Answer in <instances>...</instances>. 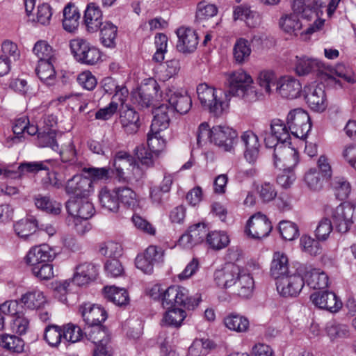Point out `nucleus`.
Segmentation results:
<instances>
[{
	"instance_id": "1",
	"label": "nucleus",
	"mask_w": 356,
	"mask_h": 356,
	"mask_svg": "<svg viewBox=\"0 0 356 356\" xmlns=\"http://www.w3.org/2000/svg\"><path fill=\"white\" fill-rule=\"evenodd\" d=\"M252 83V76L243 70L226 74L227 94L238 97L245 102H255L257 99V92Z\"/></svg>"
},
{
	"instance_id": "2",
	"label": "nucleus",
	"mask_w": 356,
	"mask_h": 356,
	"mask_svg": "<svg viewBox=\"0 0 356 356\" xmlns=\"http://www.w3.org/2000/svg\"><path fill=\"white\" fill-rule=\"evenodd\" d=\"M198 99L202 106L215 116L221 115L228 108V95L205 83L197 87Z\"/></svg>"
},
{
	"instance_id": "3",
	"label": "nucleus",
	"mask_w": 356,
	"mask_h": 356,
	"mask_svg": "<svg viewBox=\"0 0 356 356\" xmlns=\"http://www.w3.org/2000/svg\"><path fill=\"white\" fill-rule=\"evenodd\" d=\"M61 161L56 167L55 175L60 179H65L73 172H79L83 164L79 160L74 143L70 140L58 151Z\"/></svg>"
},
{
	"instance_id": "4",
	"label": "nucleus",
	"mask_w": 356,
	"mask_h": 356,
	"mask_svg": "<svg viewBox=\"0 0 356 356\" xmlns=\"http://www.w3.org/2000/svg\"><path fill=\"white\" fill-rule=\"evenodd\" d=\"M198 304L197 298L189 296L188 291L179 286H170L165 289L161 300V305L166 309L181 306L191 310L194 309Z\"/></svg>"
},
{
	"instance_id": "5",
	"label": "nucleus",
	"mask_w": 356,
	"mask_h": 356,
	"mask_svg": "<svg viewBox=\"0 0 356 356\" xmlns=\"http://www.w3.org/2000/svg\"><path fill=\"white\" fill-rule=\"evenodd\" d=\"M70 46L74 58L82 64L92 65L101 58L99 50L83 38L72 40Z\"/></svg>"
},
{
	"instance_id": "6",
	"label": "nucleus",
	"mask_w": 356,
	"mask_h": 356,
	"mask_svg": "<svg viewBox=\"0 0 356 356\" xmlns=\"http://www.w3.org/2000/svg\"><path fill=\"white\" fill-rule=\"evenodd\" d=\"M286 124L290 134L300 139L306 138L312 128L309 115L302 108H296L289 113Z\"/></svg>"
},
{
	"instance_id": "7",
	"label": "nucleus",
	"mask_w": 356,
	"mask_h": 356,
	"mask_svg": "<svg viewBox=\"0 0 356 356\" xmlns=\"http://www.w3.org/2000/svg\"><path fill=\"white\" fill-rule=\"evenodd\" d=\"M273 226L267 216L261 212L252 215L247 222L245 232L249 237L261 239L268 236Z\"/></svg>"
},
{
	"instance_id": "8",
	"label": "nucleus",
	"mask_w": 356,
	"mask_h": 356,
	"mask_svg": "<svg viewBox=\"0 0 356 356\" xmlns=\"http://www.w3.org/2000/svg\"><path fill=\"white\" fill-rule=\"evenodd\" d=\"M305 285V279L299 273L291 272L276 281L277 290L284 297H296Z\"/></svg>"
},
{
	"instance_id": "9",
	"label": "nucleus",
	"mask_w": 356,
	"mask_h": 356,
	"mask_svg": "<svg viewBox=\"0 0 356 356\" xmlns=\"http://www.w3.org/2000/svg\"><path fill=\"white\" fill-rule=\"evenodd\" d=\"M160 86L154 79H149L140 88L137 101L142 107H154L158 106L161 100Z\"/></svg>"
},
{
	"instance_id": "10",
	"label": "nucleus",
	"mask_w": 356,
	"mask_h": 356,
	"mask_svg": "<svg viewBox=\"0 0 356 356\" xmlns=\"http://www.w3.org/2000/svg\"><path fill=\"white\" fill-rule=\"evenodd\" d=\"M238 141L237 132L231 127L218 125L211 129V143L226 152H231Z\"/></svg>"
},
{
	"instance_id": "11",
	"label": "nucleus",
	"mask_w": 356,
	"mask_h": 356,
	"mask_svg": "<svg viewBox=\"0 0 356 356\" xmlns=\"http://www.w3.org/2000/svg\"><path fill=\"white\" fill-rule=\"evenodd\" d=\"M355 207L350 202L341 203L336 208L332 209L330 216L339 232H347L353 224V216Z\"/></svg>"
},
{
	"instance_id": "12",
	"label": "nucleus",
	"mask_w": 356,
	"mask_h": 356,
	"mask_svg": "<svg viewBox=\"0 0 356 356\" xmlns=\"http://www.w3.org/2000/svg\"><path fill=\"white\" fill-rule=\"evenodd\" d=\"M286 145L284 147H277L273 150L274 165L283 170L293 169L299 161L298 152Z\"/></svg>"
},
{
	"instance_id": "13",
	"label": "nucleus",
	"mask_w": 356,
	"mask_h": 356,
	"mask_svg": "<svg viewBox=\"0 0 356 356\" xmlns=\"http://www.w3.org/2000/svg\"><path fill=\"white\" fill-rule=\"evenodd\" d=\"M178 41L177 49L184 54L193 53L199 44V36L193 29L181 26L176 31Z\"/></svg>"
},
{
	"instance_id": "14",
	"label": "nucleus",
	"mask_w": 356,
	"mask_h": 356,
	"mask_svg": "<svg viewBox=\"0 0 356 356\" xmlns=\"http://www.w3.org/2000/svg\"><path fill=\"white\" fill-rule=\"evenodd\" d=\"M305 99L308 106L315 111H323L327 107V99L323 84L312 83L304 88Z\"/></svg>"
},
{
	"instance_id": "15",
	"label": "nucleus",
	"mask_w": 356,
	"mask_h": 356,
	"mask_svg": "<svg viewBox=\"0 0 356 356\" xmlns=\"http://www.w3.org/2000/svg\"><path fill=\"white\" fill-rule=\"evenodd\" d=\"M65 207L70 218H78V220H87L95 213V208L92 202L83 197L69 200Z\"/></svg>"
},
{
	"instance_id": "16",
	"label": "nucleus",
	"mask_w": 356,
	"mask_h": 356,
	"mask_svg": "<svg viewBox=\"0 0 356 356\" xmlns=\"http://www.w3.org/2000/svg\"><path fill=\"white\" fill-rule=\"evenodd\" d=\"M310 300L317 307L332 313L337 312L342 307V302L336 294L330 291H317L310 296Z\"/></svg>"
},
{
	"instance_id": "17",
	"label": "nucleus",
	"mask_w": 356,
	"mask_h": 356,
	"mask_svg": "<svg viewBox=\"0 0 356 356\" xmlns=\"http://www.w3.org/2000/svg\"><path fill=\"white\" fill-rule=\"evenodd\" d=\"M72 178L67 181L65 192L69 195H75L76 197H85L89 195L92 189V181L79 172H73Z\"/></svg>"
},
{
	"instance_id": "18",
	"label": "nucleus",
	"mask_w": 356,
	"mask_h": 356,
	"mask_svg": "<svg viewBox=\"0 0 356 356\" xmlns=\"http://www.w3.org/2000/svg\"><path fill=\"white\" fill-rule=\"evenodd\" d=\"M244 147V157L250 163H254L259 158L260 147L258 136L250 130L243 131L240 136Z\"/></svg>"
},
{
	"instance_id": "19",
	"label": "nucleus",
	"mask_w": 356,
	"mask_h": 356,
	"mask_svg": "<svg viewBox=\"0 0 356 356\" xmlns=\"http://www.w3.org/2000/svg\"><path fill=\"white\" fill-rule=\"evenodd\" d=\"M240 270L238 266L233 263L227 264L222 268L215 271V282L221 288L234 286L237 277L240 275Z\"/></svg>"
},
{
	"instance_id": "20",
	"label": "nucleus",
	"mask_w": 356,
	"mask_h": 356,
	"mask_svg": "<svg viewBox=\"0 0 356 356\" xmlns=\"http://www.w3.org/2000/svg\"><path fill=\"white\" fill-rule=\"evenodd\" d=\"M85 326L102 325L107 318L106 310L99 305L91 303H85L80 307Z\"/></svg>"
},
{
	"instance_id": "21",
	"label": "nucleus",
	"mask_w": 356,
	"mask_h": 356,
	"mask_svg": "<svg viewBox=\"0 0 356 356\" xmlns=\"http://www.w3.org/2000/svg\"><path fill=\"white\" fill-rule=\"evenodd\" d=\"M55 257L54 250L47 245L35 246L28 252L25 260L26 263L31 268L49 262Z\"/></svg>"
},
{
	"instance_id": "22",
	"label": "nucleus",
	"mask_w": 356,
	"mask_h": 356,
	"mask_svg": "<svg viewBox=\"0 0 356 356\" xmlns=\"http://www.w3.org/2000/svg\"><path fill=\"white\" fill-rule=\"evenodd\" d=\"M275 90L282 97L292 99L300 95L302 86L296 79L285 76L278 79Z\"/></svg>"
},
{
	"instance_id": "23",
	"label": "nucleus",
	"mask_w": 356,
	"mask_h": 356,
	"mask_svg": "<svg viewBox=\"0 0 356 356\" xmlns=\"http://www.w3.org/2000/svg\"><path fill=\"white\" fill-rule=\"evenodd\" d=\"M97 274V268L95 264L83 262L75 267L72 282L79 286H83L95 280Z\"/></svg>"
},
{
	"instance_id": "24",
	"label": "nucleus",
	"mask_w": 356,
	"mask_h": 356,
	"mask_svg": "<svg viewBox=\"0 0 356 356\" xmlns=\"http://www.w3.org/2000/svg\"><path fill=\"white\" fill-rule=\"evenodd\" d=\"M208 230L203 223H197L191 226L187 233L179 238V243L185 248H190L202 243L207 238Z\"/></svg>"
},
{
	"instance_id": "25",
	"label": "nucleus",
	"mask_w": 356,
	"mask_h": 356,
	"mask_svg": "<svg viewBox=\"0 0 356 356\" xmlns=\"http://www.w3.org/2000/svg\"><path fill=\"white\" fill-rule=\"evenodd\" d=\"M154 118L152 122V131L154 132L165 130L170 124V116L172 115L173 109L170 108L168 104H161L154 108L153 111Z\"/></svg>"
},
{
	"instance_id": "26",
	"label": "nucleus",
	"mask_w": 356,
	"mask_h": 356,
	"mask_svg": "<svg viewBox=\"0 0 356 356\" xmlns=\"http://www.w3.org/2000/svg\"><path fill=\"white\" fill-rule=\"evenodd\" d=\"M291 67L298 76H305L316 70H320L322 63L317 59L305 56H296L291 60Z\"/></svg>"
},
{
	"instance_id": "27",
	"label": "nucleus",
	"mask_w": 356,
	"mask_h": 356,
	"mask_svg": "<svg viewBox=\"0 0 356 356\" xmlns=\"http://www.w3.org/2000/svg\"><path fill=\"white\" fill-rule=\"evenodd\" d=\"M134 158L126 152H118L115 154L113 165L115 168L116 177L119 181H126L127 174L134 163Z\"/></svg>"
},
{
	"instance_id": "28",
	"label": "nucleus",
	"mask_w": 356,
	"mask_h": 356,
	"mask_svg": "<svg viewBox=\"0 0 356 356\" xmlns=\"http://www.w3.org/2000/svg\"><path fill=\"white\" fill-rule=\"evenodd\" d=\"M139 114L128 105L120 109V122L124 130L129 134L136 133L140 127Z\"/></svg>"
},
{
	"instance_id": "29",
	"label": "nucleus",
	"mask_w": 356,
	"mask_h": 356,
	"mask_svg": "<svg viewBox=\"0 0 356 356\" xmlns=\"http://www.w3.org/2000/svg\"><path fill=\"white\" fill-rule=\"evenodd\" d=\"M102 12L95 3H91L87 6L84 13L83 21L88 31H97L104 24Z\"/></svg>"
},
{
	"instance_id": "30",
	"label": "nucleus",
	"mask_w": 356,
	"mask_h": 356,
	"mask_svg": "<svg viewBox=\"0 0 356 356\" xmlns=\"http://www.w3.org/2000/svg\"><path fill=\"white\" fill-rule=\"evenodd\" d=\"M292 272L289 268V259L283 252H276L273 254L270 273L276 280Z\"/></svg>"
},
{
	"instance_id": "31",
	"label": "nucleus",
	"mask_w": 356,
	"mask_h": 356,
	"mask_svg": "<svg viewBox=\"0 0 356 356\" xmlns=\"http://www.w3.org/2000/svg\"><path fill=\"white\" fill-rule=\"evenodd\" d=\"M168 102L170 108L173 109V113L176 111L180 114H186L192 106L191 98L186 92H173L169 97Z\"/></svg>"
},
{
	"instance_id": "32",
	"label": "nucleus",
	"mask_w": 356,
	"mask_h": 356,
	"mask_svg": "<svg viewBox=\"0 0 356 356\" xmlns=\"http://www.w3.org/2000/svg\"><path fill=\"white\" fill-rule=\"evenodd\" d=\"M305 284L313 289H321L328 286V275L319 268H312L305 273Z\"/></svg>"
},
{
	"instance_id": "33",
	"label": "nucleus",
	"mask_w": 356,
	"mask_h": 356,
	"mask_svg": "<svg viewBox=\"0 0 356 356\" xmlns=\"http://www.w3.org/2000/svg\"><path fill=\"white\" fill-rule=\"evenodd\" d=\"M312 4L310 0H293L291 6L294 14L307 20H311L317 15L318 1H316L315 6Z\"/></svg>"
},
{
	"instance_id": "34",
	"label": "nucleus",
	"mask_w": 356,
	"mask_h": 356,
	"mask_svg": "<svg viewBox=\"0 0 356 356\" xmlns=\"http://www.w3.org/2000/svg\"><path fill=\"white\" fill-rule=\"evenodd\" d=\"M234 286L239 296L248 298L252 296L254 287L253 277L250 273L241 269L240 275L237 277Z\"/></svg>"
},
{
	"instance_id": "35",
	"label": "nucleus",
	"mask_w": 356,
	"mask_h": 356,
	"mask_svg": "<svg viewBox=\"0 0 356 356\" xmlns=\"http://www.w3.org/2000/svg\"><path fill=\"white\" fill-rule=\"evenodd\" d=\"M80 17L78 8L74 5L68 3L63 9V29L70 33L74 32L79 26Z\"/></svg>"
},
{
	"instance_id": "36",
	"label": "nucleus",
	"mask_w": 356,
	"mask_h": 356,
	"mask_svg": "<svg viewBox=\"0 0 356 356\" xmlns=\"http://www.w3.org/2000/svg\"><path fill=\"white\" fill-rule=\"evenodd\" d=\"M39 227L36 218L31 216L21 219L14 225V230L16 234L24 239L32 236Z\"/></svg>"
},
{
	"instance_id": "37",
	"label": "nucleus",
	"mask_w": 356,
	"mask_h": 356,
	"mask_svg": "<svg viewBox=\"0 0 356 356\" xmlns=\"http://www.w3.org/2000/svg\"><path fill=\"white\" fill-rule=\"evenodd\" d=\"M104 297L118 306H125L129 302V294L124 288L107 286L103 289Z\"/></svg>"
},
{
	"instance_id": "38",
	"label": "nucleus",
	"mask_w": 356,
	"mask_h": 356,
	"mask_svg": "<svg viewBox=\"0 0 356 356\" xmlns=\"http://www.w3.org/2000/svg\"><path fill=\"white\" fill-rule=\"evenodd\" d=\"M84 334L88 339L96 345H102L108 343L110 338L107 330L102 325H96L93 326H85Z\"/></svg>"
},
{
	"instance_id": "39",
	"label": "nucleus",
	"mask_w": 356,
	"mask_h": 356,
	"mask_svg": "<svg viewBox=\"0 0 356 356\" xmlns=\"http://www.w3.org/2000/svg\"><path fill=\"white\" fill-rule=\"evenodd\" d=\"M23 305L29 309H39L47 303L43 293L40 291H29L24 294L21 299Z\"/></svg>"
},
{
	"instance_id": "40",
	"label": "nucleus",
	"mask_w": 356,
	"mask_h": 356,
	"mask_svg": "<svg viewBox=\"0 0 356 356\" xmlns=\"http://www.w3.org/2000/svg\"><path fill=\"white\" fill-rule=\"evenodd\" d=\"M234 19L244 20L249 27H256L260 23L258 13L251 10L247 6H237L234 10Z\"/></svg>"
},
{
	"instance_id": "41",
	"label": "nucleus",
	"mask_w": 356,
	"mask_h": 356,
	"mask_svg": "<svg viewBox=\"0 0 356 356\" xmlns=\"http://www.w3.org/2000/svg\"><path fill=\"white\" fill-rule=\"evenodd\" d=\"M99 200L102 207L109 211H118L120 204L115 188L113 191H109L106 188H102L99 194Z\"/></svg>"
},
{
	"instance_id": "42",
	"label": "nucleus",
	"mask_w": 356,
	"mask_h": 356,
	"mask_svg": "<svg viewBox=\"0 0 356 356\" xmlns=\"http://www.w3.org/2000/svg\"><path fill=\"white\" fill-rule=\"evenodd\" d=\"M251 51L250 44L248 40L239 38L234 45V59L238 64H243L249 60Z\"/></svg>"
},
{
	"instance_id": "43",
	"label": "nucleus",
	"mask_w": 356,
	"mask_h": 356,
	"mask_svg": "<svg viewBox=\"0 0 356 356\" xmlns=\"http://www.w3.org/2000/svg\"><path fill=\"white\" fill-rule=\"evenodd\" d=\"M224 324L229 330L237 332H246L249 327V321L246 317L234 313L224 318Z\"/></svg>"
},
{
	"instance_id": "44",
	"label": "nucleus",
	"mask_w": 356,
	"mask_h": 356,
	"mask_svg": "<svg viewBox=\"0 0 356 356\" xmlns=\"http://www.w3.org/2000/svg\"><path fill=\"white\" fill-rule=\"evenodd\" d=\"M36 74L39 79L47 85H52L56 78V72L51 60H38Z\"/></svg>"
},
{
	"instance_id": "45",
	"label": "nucleus",
	"mask_w": 356,
	"mask_h": 356,
	"mask_svg": "<svg viewBox=\"0 0 356 356\" xmlns=\"http://www.w3.org/2000/svg\"><path fill=\"white\" fill-rule=\"evenodd\" d=\"M270 130L272 134L275 136L280 143L291 145V136L287 124L280 119H273L270 124Z\"/></svg>"
},
{
	"instance_id": "46",
	"label": "nucleus",
	"mask_w": 356,
	"mask_h": 356,
	"mask_svg": "<svg viewBox=\"0 0 356 356\" xmlns=\"http://www.w3.org/2000/svg\"><path fill=\"white\" fill-rule=\"evenodd\" d=\"M206 243L215 250L226 248L229 243V238L225 232L211 231L208 232Z\"/></svg>"
},
{
	"instance_id": "47",
	"label": "nucleus",
	"mask_w": 356,
	"mask_h": 356,
	"mask_svg": "<svg viewBox=\"0 0 356 356\" xmlns=\"http://www.w3.org/2000/svg\"><path fill=\"white\" fill-rule=\"evenodd\" d=\"M280 26L284 32L295 35H298L302 27L298 16L294 13L282 16L280 20Z\"/></svg>"
},
{
	"instance_id": "48",
	"label": "nucleus",
	"mask_w": 356,
	"mask_h": 356,
	"mask_svg": "<svg viewBox=\"0 0 356 356\" xmlns=\"http://www.w3.org/2000/svg\"><path fill=\"white\" fill-rule=\"evenodd\" d=\"M99 29L103 45L109 48L115 47L118 33L117 26L110 22H105Z\"/></svg>"
},
{
	"instance_id": "49",
	"label": "nucleus",
	"mask_w": 356,
	"mask_h": 356,
	"mask_svg": "<svg viewBox=\"0 0 356 356\" xmlns=\"http://www.w3.org/2000/svg\"><path fill=\"white\" fill-rule=\"evenodd\" d=\"M35 204L38 209L48 213L58 215L61 211V204L53 201L48 196L38 195L34 197Z\"/></svg>"
},
{
	"instance_id": "50",
	"label": "nucleus",
	"mask_w": 356,
	"mask_h": 356,
	"mask_svg": "<svg viewBox=\"0 0 356 356\" xmlns=\"http://www.w3.org/2000/svg\"><path fill=\"white\" fill-rule=\"evenodd\" d=\"M0 346L19 353L24 351V341L15 335L3 334L0 335Z\"/></svg>"
},
{
	"instance_id": "51",
	"label": "nucleus",
	"mask_w": 356,
	"mask_h": 356,
	"mask_svg": "<svg viewBox=\"0 0 356 356\" xmlns=\"http://www.w3.org/2000/svg\"><path fill=\"white\" fill-rule=\"evenodd\" d=\"M186 316V312L183 309L174 307L165 313L163 321L168 326L179 327Z\"/></svg>"
},
{
	"instance_id": "52",
	"label": "nucleus",
	"mask_w": 356,
	"mask_h": 356,
	"mask_svg": "<svg viewBox=\"0 0 356 356\" xmlns=\"http://www.w3.org/2000/svg\"><path fill=\"white\" fill-rule=\"evenodd\" d=\"M278 80L275 72L270 70H261L257 77V83L267 94L272 92V87L276 86Z\"/></svg>"
},
{
	"instance_id": "53",
	"label": "nucleus",
	"mask_w": 356,
	"mask_h": 356,
	"mask_svg": "<svg viewBox=\"0 0 356 356\" xmlns=\"http://www.w3.org/2000/svg\"><path fill=\"white\" fill-rule=\"evenodd\" d=\"M326 332L332 340L341 338H347L350 335L348 326L339 323L335 321H331L326 325Z\"/></svg>"
},
{
	"instance_id": "54",
	"label": "nucleus",
	"mask_w": 356,
	"mask_h": 356,
	"mask_svg": "<svg viewBox=\"0 0 356 356\" xmlns=\"http://www.w3.org/2000/svg\"><path fill=\"white\" fill-rule=\"evenodd\" d=\"M161 131H152V128L147 134V145L149 149L158 156L165 147V140L161 135Z\"/></svg>"
},
{
	"instance_id": "55",
	"label": "nucleus",
	"mask_w": 356,
	"mask_h": 356,
	"mask_svg": "<svg viewBox=\"0 0 356 356\" xmlns=\"http://www.w3.org/2000/svg\"><path fill=\"white\" fill-rule=\"evenodd\" d=\"M56 133L54 130L48 129L47 131L38 134V145L41 147H49L54 151L59 150V145L56 140Z\"/></svg>"
},
{
	"instance_id": "56",
	"label": "nucleus",
	"mask_w": 356,
	"mask_h": 356,
	"mask_svg": "<svg viewBox=\"0 0 356 356\" xmlns=\"http://www.w3.org/2000/svg\"><path fill=\"white\" fill-rule=\"evenodd\" d=\"M323 177L317 168H311L305 175V181L311 191H318L323 188Z\"/></svg>"
},
{
	"instance_id": "57",
	"label": "nucleus",
	"mask_w": 356,
	"mask_h": 356,
	"mask_svg": "<svg viewBox=\"0 0 356 356\" xmlns=\"http://www.w3.org/2000/svg\"><path fill=\"white\" fill-rule=\"evenodd\" d=\"M80 171H82L88 175V179L92 181H102L107 180L110 177V168H95V167H84L83 164Z\"/></svg>"
},
{
	"instance_id": "58",
	"label": "nucleus",
	"mask_w": 356,
	"mask_h": 356,
	"mask_svg": "<svg viewBox=\"0 0 356 356\" xmlns=\"http://www.w3.org/2000/svg\"><path fill=\"white\" fill-rule=\"evenodd\" d=\"M63 337L62 328L58 325H48L44 330V339L52 347L57 346Z\"/></svg>"
},
{
	"instance_id": "59",
	"label": "nucleus",
	"mask_w": 356,
	"mask_h": 356,
	"mask_svg": "<svg viewBox=\"0 0 356 356\" xmlns=\"http://www.w3.org/2000/svg\"><path fill=\"white\" fill-rule=\"evenodd\" d=\"M29 320L24 314L13 317L10 322L11 330L19 335L25 334L29 329Z\"/></svg>"
},
{
	"instance_id": "60",
	"label": "nucleus",
	"mask_w": 356,
	"mask_h": 356,
	"mask_svg": "<svg viewBox=\"0 0 356 356\" xmlns=\"http://www.w3.org/2000/svg\"><path fill=\"white\" fill-rule=\"evenodd\" d=\"M279 231L282 237L287 241H292L299 236L297 225L291 221H281L279 223Z\"/></svg>"
},
{
	"instance_id": "61",
	"label": "nucleus",
	"mask_w": 356,
	"mask_h": 356,
	"mask_svg": "<svg viewBox=\"0 0 356 356\" xmlns=\"http://www.w3.org/2000/svg\"><path fill=\"white\" fill-rule=\"evenodd\" d=\"M33 53L37 56L39 60L50 61L53 58V49L45 41L37 42L33 49Z\"/></svg>"
},
{
	"instance_id": "62",
	"label": "nucleus",
	"mask_w": 356,
	"mask_h": 356,
	"mask_svg": "<svg viewBox=\"0 0 356 356\" xmlns=\"http://www.w3.org/2000/svg\"><path fill=\"white\" fill-rule=\"evenodd\" d=\"M63 339L68 342L75 343L83 337V331L74 324L69 323L62 328Z\"/></svg>"
},
{
	"instance_id": "63",
	"label": "nucleus",
	"mask_w": 356,
	"mask_h": 356,
	"mask_svg": "<svg viewBox=\"0 0 356 356\" xmlns=\"http://www.w3.org/2000/svg\"><path fill=\"white\" fill-rule=\"evenodd\" d=\"M115 191L118 193L119 202L130 207H134L136 203V193L128 187L117 188Z\"/></svg>"
},
{
	"instance_id": "64",
	"label": "nucleus",
	"mask_w": 356,
	"mask_h": 356,
	"mask_svg": "<svg viewBox=\"0 0 356 356\" xmlns=\"http://www.w3.org/2000/svg\"><path fill=\"white\" fill-rule=\"evenodd\" d=\"M101 254L112 259H117L122 253V245L115 242L109 241L102 245L99 248Z\"/></svg>"
}]
</instances>
